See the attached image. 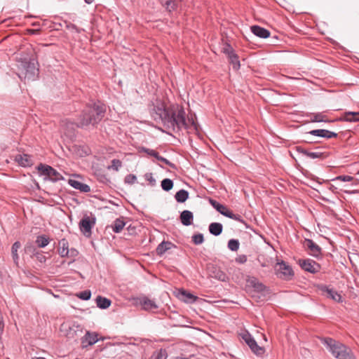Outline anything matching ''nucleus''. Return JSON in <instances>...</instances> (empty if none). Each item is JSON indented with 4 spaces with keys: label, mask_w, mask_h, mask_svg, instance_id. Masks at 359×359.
I'll return each instance as SVG.
<instances>
[{
    "label": "nucleus",
    "mask_w": 359,
    "mask_h": 359,
    "mask_svg": "<svg viewBox=\"0 0 359 359\" xmlns=\"http://www.w3.org/2000/svg\"><path fill=\"white\" fill-rule=\"evenodd\" d=\"M151 116L156 122L162 123L167 129L174 132L188 128L186 112L184 107L178 104L168 107L163 103L157 104L151 110Z\"/></svg>",
    "instance_id": "nucleus-1"
},
{
    "label": "nucleus",
    "mask_w": 359,
    "mask_h": 359,
    "mask_svg": "<svg viewBox=\"0 0 359 359\" xmlns=\"http://www.w3.org/2000/svg\"><path fill=\"white\" fill-rule=\"evenodd\" d=\"M106 113V107L101 102L97 101L87 104L78 118L76 126L85 128L89 126H97L104 118Z\"/></svg>",
    "instance_id": "nucleus-2"
},
{
    "label": "nucleus",
    "mask_w": 359,
    "mask_h": 359,
    "mask_svg": "<svg viewBox=\"0 0 359 359\" xmlns=\"http://www.w3.org/2000/svg\"><path fill=\"white\" fill-rule=\"evenodd\" d=\"M322 341L335 358L355 359V355L352 350L340 341L330 337L324 338Z\"/></svg>",
    "instance_id": "nucleus-3"
},
{
    "label": "nucleus",
    "mask_w": 359,
    "mask_h": 359,
    "mask_svg": "<svg viewBox=\"0 0 359 359\" xmlns=\"http://www.w3.org/2000/svg\"><path fill=\"white\" fill-rule=\"evenodd\" d=\"M20 72L18 76L21 80L34 81L39 75V68L35 59L25 60L21 62L20 66Z\"/></svg>",
    "instance_id": "nucleus-4"
},
{
    "label": "nucleus",
    "mask_w": 359,
    "mask_h": 359,
    "mask_svg": "<svg viewBox=\"0 0 359 359\" xmlns=\"http://www.w3.org/2000/svg\"><path fill=\"white\" fill-rule=\"evenodd\" d=\"M276 273L278 277L284 280H289L294 276L292 269L284 261L277 263L276 266Z\"/></svg>",
    "instance_id": "nucleus-5"
},
{
    "label": "nucleus",
    "mask_w": 359,
    "mask_h": 359,
    "mask_svg": "<svg viewBox=\"0 0 359 359\" xmlns=\"http://www.w3.org/2000/svg\"><path fill=\"white\" fill-rule=\"evenodd\" d=\"M38 170L41 171V175L48 177L53 182L64 180L62 175L50 165L40 164L38 166Z\"/></svg>",
    "instance_id": "nucleus-6"
},
{
    "label": "nucleus",
    "mask_w": 359,
    "mask_h": 359,
    "mask_svg": "<svg viewBox=\"0 0 359 359\" xmlns=\"http://www.w3.org/2000/svg\"><path fill=\"white\" fill-rule=\"evenodd\" d=\"M298 263L303 270L311 273H316L321 269L318 263L311 259H299Z\"/></svg>",
    "instance_id": "nucleus-7"
},
{
    "label": "nucleus",
    "mask_w": 359,
    "mask_h": 359,
    "mask_svg": "<svg viewBox=\"0 0 359 359\" xmlns=\"http://www.w3.org/2000/svg\"><path fill=\"white\" fill-rule=\"evenodd\" d=\"M318 288L319 291L321 292V294L326 297L330 298L336 302H342L341 295L333 288H330L325 285H320Z\"/></svg>",
    "instance_id": "nucleus-8"
},
{
    "label": "nucleus",
    "mask_w": 359,
    "mask_h": 359,
    "mask_svg": "<svg viewBox=\"0 0 359 359\" xmlns=\"http://www.w3.org/2000/svg\"><path fill=\"white\" fill-rule=\"evenodd\" d=\"M243 339L250 348L252 351L257 355H261L264 353V348L259 346L255 339L248 332L245 333L242 335Z\"/></svg>",
    "instance_id": "nucleus-9"
},
{
    "label": "nucleus",
    "mask_w": 359,
    "mask_h": 359,
    "mask_svg": "<svg viewBox=\"0 0 359 359\" xmlns=\"http://www.w3.org/2000/svg\"><path fill=\"white\" fill-rule=\"evenodd\" d=\"M95 224V218L90 219L88 216L83 217L79 222V228L81 231L86 237L91 236V229Z\"/></svg>",
    "instance_id": "nucleus-10"
},
{
    "label": "nucleus",
    "mask_w": 359,
    "mask_h": 359,
    "mask_svg": "<svg viewBox=\"0 0 359 359\" xmlns=\"http://www.w3.org/2000/svg\"><path fill=\"white\" fill-rule=\"evenodd\" d=\"M304 247L309 250V254L312 257L318 259L322 255L321 248L313 240L306 238L304 243Z\"/></svg>",
    "instance_id": "nucleus-11"
},
{
    "label": "nucleus",
    "mask_w": 359,
    "mask_h": 359,
    "mask_svg": "<svg viewBox=\"0 0 359 359\" xmlns=\"http://www.w3.org/2000/svg\"><path fill=\"white\" fill-rule=\"evenodd\" d=\"M297 151L299 154H302L303 155L312 158H320V159H324L327 158V154L325 152H320V151H309L308 150L304 149L302 147H297Z\"/></svg>",
    "instance_id": "nucleus-12"
},
{
    "label": "nucleus",
    "mask_w": 359,
    "mask_h": 359,
    "mask_svg": "<svg viewBox=\"0 0 359 359\" xmlns=\"http://www.w3.org/2000/svg\"><path fill=\"white\" fill-rule=\"evenodd\" d=\"M14 160L22 167H30L33 165L32 156L28 154H18L15 156Z\"/></svg>",
    "instance_id": "nucleus-13"
},
{
    "label": "nucleus",
    "mask_w": 359,
    "mask_h": 359,
    "mask_svg": "<svg viewBox=\"0 0 359 359\" xmlns=\"http://www.w3.org/2000/svg\"><path fill=\"white\" fill-rule=\"evenodd\" d=\"M308 133L314 136L325 137L327 139L337 137L338 135L337 133L325 129L312 130L309 131Z\"/></svg>",
    "instance_id": "nucleus-14"
},
{
    "label": "nucleus",
    "mask_w": 359,
    "mask_h": 359,
    "mask_svg": "<svg viewBox=\"0 0 359 359\" xmlns=\"http://www.w3.org/2000/svg\"><path fill=\"white\" fill-rule=\"evenodd\" d=\"M250 29L255 36L262 39H266L270 36V32L268 29L259 25H252Z\"/></svg>",
    "instance_id": "nucleus-15"
},
{
    "label": "nucleus",
    "mask_w": 359,
    "mask_h": 359,
    "mask_svg": "<svg viewBox=\"0 0 359 359\" xmlns=\"http://www.w3.org/2000/svg\"><path fill=\"white\" fill-rule=\"evenodd\" d=\"M69 184L73 188L78 189L84 193H87L90 191V187L88 184L81 182L79 181L75 180H69Z\"/></svg>",
    "instance_id": "nucleus-16"
},
{
    "label": "nucleus",
    "mask_w": 359,
    "mask_h": 359,
    "mask_svg": "<svg viewBox=\"0 0 359 359\" xmlns=\"http://www.w3.org/2000/svg\"><path fill=\"white\" fill-rule=\"evenodd\" d=\"M194 219L193 213L189 210H184L180 214V220L183 225L189 226Z\"/></svg>",
    "instance_id": "nucleus-17"
},
{
    "label": "nucleus",
    "mask_w": 359,
    "mask_h": 359,
    "mask_svg": "<svg viewBox=\"0 0 359 359\" xmlns=\"http://www.w3.org/2000/svg\"><path fill=\"white\" fill-rule=\"evenodd\" d=\"M58 252L62 257H69V243L65 238L59 241Z\"/></svg>",
    "instance_id": "nucleus-18"
},
{
    "label": "nucleus",
    "mask_w": 359,
    "mask_h": 359,
    "mask_svg": "<svg viewBox=\"0 0 359 359\" xmlns=\"http://www.w3.org/2000/svg\"><path fill=\"white\" fill-rule=\"evenodd\" d=\"M140 304L142 306L143 309L146 311L153 310L158 308V306L156 304V303L147 297H144L140 299Z\"/></svg>",
    "instance_id": "nucleus-19"
},
{
    "label": "nucleus",
    "mask_w": 359,
    "mask_h": 359,
    "mask_svg": "<svg viewBox=\"0 0 359 359\" xmlns=\"http://www.w3.org/2000/svg\"><path fill=\"white\" fill-rule=\"evenodd\" d=\"M247 282L257 292H264L266 289L265 285L255 277H249Z\"/></svg>",
    "instance_id": "nucleus-20"
},
{
    "label": "nucleus",
    "mask_w": 359,
    "mask_h": 359,
    "mask_svg": "<svg viewBox=\"0 0 359 359\" xmlns=\"http://www.w3.org/2000/svg\"><path fill=\"white\" fill-rule=\"evenodd\" d=\"M178 297L181 300L186 303H194L197 299L196 296L189 292H187L184 290H180Z\"/></svg>",
    "instance_id": "nucleus-21"
},
{
    "label": "nucleus",
    "mask_w": 359,
    "mask_h": 359,
    "mask_svg": "<svg viewBox=\"0 0 359 359\" xmlns=\"http://www.w3.org/2000/svg\"><path fill=\"white\" fill-rule=\"evenodd\" d=\"M98 341L97 334L95 332H86L82 339V343L86 342L88 345H93Z\"/></svg>",
    "instance_id": "nucleus-22"
},
{
    "label": "nucleus",
    "mask_w": 359,
    "mask_h": 359,
    "mask_svg": "<svg viewBox=\"0 0 359 359\" xmlns=\"http://www.w3.org/2000/svg\"><path fill=\"white\" fill-rule=\"evenodd\" d=\"M223 230V226L221 223L212 222L209 225L210 233L215 236L220 235Z\"/></svg>",
    "instance_id": "nucleus-23"
},
{
    "label": "nucleus",
    "mask_w": 359,
    "mask_h": 359,
    "mask_svg": "<svg viewBox=\"0 0 359 359\" xmlns=\"http://www.w3.org/2000/svg\"><path fill=\"white\" fill-rule=\"evenodd\" d=\"M210 276L221 281H226L227 279L226 273L217 267H212Z\"/></svg>",
    "instance_id": "nucleus-24"
},
{
    "label": "nucleus",
    "mask_w": 359,
    "mask_h": 359,
    "mask_svg": "<svg viewBox=\"0 0 359 359\" xmlns=\"http://www.w3.org/2000/svg\"><path fill=\"white\" fill-rule=\"evenodd\" d=\"M21 244L19 241L15 242L11 247V255L13 262L16 265L18 264L19 256L18 254V250L20 248Z\"/></svg>",
    "instance_id": "nucleus-25"
},
{
    "label": "nucleus",
    "mask_w": 359,
    "mask_h": 359,
    "mask_svg": "<svg viewBox=\"0 0 359 359\" xmlns=\"http://www.w3.org/2000/svg\"><path fill=\"white\" fill-rule=\"evenodd\" d=\"M111 300L106 297L98 296L96 299L97 306L102 309L109 308L111 305Z\"/></svg>",
    "instance_id": "nucleus-26"
},
{
    "label": "nucleus",
    "mask_w": 359,
    "mask_h": 359,
    "mask_svg": "<svg viewBox=\"0 0 359 359\" xmlns=\"http://www.w3.org/2000/svg\"><path fill=\"white\" fill-rule=\"evenodd\" d=\"M189 196V194L187 190L181 189L175 194V198L178 203H184L188 199Z\"/></svg>",
    "instance_id": "nucleus-27"
},
{
    "label": "nucleus",
    "mask_w": 359,
    "mask_h": 359,
    "mask_svg": "<svg viewBox=\"0 0 359 359\" xmlns=\"http://www.w3.org/2000/svg\"><path fill=\"white\" fill-rule=\"evenodd\" d=\"M126 225L125 222L122 218H117L114 222L112 225V230L115 233H120Z\"/></svg>",
    "instance_id": "nucleus-28"
},
{
    "label": "nucleus",
    "mask_w": 359,
    "mask_h": 359,
    "mask_svg": "<svg viewBox=\"0 0 359 359\" xmlns=\"http://www.w3.org/2000/svg\"><path fill=\"white\" fill-rule=\"evenodd\" d=\"M172 243L169 241H163L161 242L156 248V253L158 255H162L170 248V245Z\"/></svg>",
    "instance_id": "nucleus-29"
},
{
    "label": "nucleus",
    "mask_w": 359,
    "mask_h": 359,
    "mask_svg": "<svg viewBox=\"0 0 359 359\" xmlns=\"http://www.w3.org/2000/svg\"><path fill=\"white\" fill-rule=\"evenodd\" d=\"M35 243L39 248H45L49 244L50 239L45 235H40L36 237Z\"/></svg>",
    "instance_id": "nucleus-30"
},
{
    "label": "nucleus",
    "mask_w": 359,
    "mask_h": 359,
    "mask_svg": "<svg viewBox=\"0 0 359 359\" xmlns=\"http://www.w3.org/2000/svg\"><path fill=\"white\" fill-rule=\"evenodd\" d=\"M312 122H332V121H330L327 118V116L323 114V113H317L313 114L311 117Z\"/></svg>",
    "instance_id": "nucleus-31"
},
{
    "label": "nucleus",
    "mask_w": 359,
    "mask_h": 359,
    "mask_svg": "<svg viewBox=\"0 0 359 359\" xmlns=\"http://www.w3.org/2000/svg\"><path fill=\"white\" fill-rule=\"evenodd\" d=\"M344 120L348 122L359 121V112H346L344 114Z\"/></svg>",
    "instance_id": "nucleus-32"
},
{
    "label": "nucleus",
    "mask_w": 359,
    "mask_h": 359,
    "mask_svg": "<svg viewBox=\"0 0 359 359\" xmlns=\"http://www.w3.org/2000/svg\"><path fill=\"white\" fill-rule=\"evenodd\" d=\"M228 58L229 60V62L233 65V68L235 70H238L240 68V61L238 59V56L235 53L229 56H228Z\"/></svg>",
    "instance_id": "nucleus-33"
},
{
    "label": "nucleus",
    "mask_w": 359,
    "mask_h": 359,
    "mask_svg": "<svg viewBox=\"0 0 359 359\" xmlns=\"http://www.w3.org/2000/svg\"><path fill=\"white\" fill-rule=\"evenodd\" d=\"M161 187L165 191H169L173 187V182L170 179L166 178L162 180Z\"/></svg>",
    "instance_id": "nucleus-34"
},
{
    "label": "nucleus",
    "mask_w": 359,
    "mask_h": 359,
    "mask_svg": "<svg viewBox=\"0 0 359 359\" xmlns=\"http://www.w3.org/2000/svg\"><path fill=\"white\" fill-rule=\"evenodd\" d=\"M121 166L122 162L119 159H113L111 161V164L107 167V169L118 171Z\"/></svg>",
    "instance_id": "nucleus-35"
},
{
    "label": "nucleus",
    "mask_w": 359,
    "mask_h": 359,
    "mask_svg": "<svg viewBox=\"0 0 359 359\" xmlns=\"http://www.w3.org/2000/svg\"><path fill=\"white\" fill-rule=\"evenodd\" d=\"M164 6L166 10L170 13L175 11L177 8V5L174 0L166 1Z\"/></svg>",
    "instance_id": "nucleus-36"
},
{
    "label": "nucleus",
    "mask_w": 359,
    "mask_h": 359,
    "mask_svg": "<svg viewBox=\"0 0 359 359\" xmlns=\"http://www.w3.org/2000/svg\"><path fill=\"white\" fill-rule=\"evenodd\" d=\"M167 353L165 350H160L158 352L154 353L149 359H166Z\"/></svg>",
    "instance_id": "nucleus-37"
},
{
    "label": "nucleus",
    "mask_w": 359,
    "mask_h": 359,
    "mask_svg": "<svg viewBox=\"0 0 359 359\" xmlns=\"http://www.w3.org/2000/svg\"><path fill=\"white\" fill-rule=\"evenodd\" d=\"M240 243L236 239H231L228 242V248L231 251H237L239 248Z\"/></svg>",
    "instance_id": "nucleus-38"
},
{
    "label": "nucleus",
    "mask_w": 359,
    "mask_h": 359,
    "mask_svg": "<svg viewBox=\"0 0 359 359\" xmlns=\"http://www.w3.org/2000/svg\"><path fill=\"white\" fill-rule=\"evenodd\" d=\"M139 151L144 152L151 156L155 157L156 158H157V157H158V154H159L156 151H155L154 149H148V148H146L144 147H140L139 149Z\"/></svg>",
    "instance_id": "nucleus-39"
},
{
    "label": "nucleus",
    "mask_w": 359,
    "mask_h": 359,
    "mask_svg": "<svg viewBox=\"0 0 359 359\" xmlns=\"http://www.w3.org/2000/svg\"><path fill=\"white\" fill-rule=\"evenodd\" d=\"M192 241L195 245L202 244L204 241L203 235L201 233L194 234L191 237Z\"/></svg>",
    "instance_id": "nucleus-40"
},
{
    "label": "nucleus",
    "mask_w": 359,
    "mask_h": 359,
    "mask_svg": "<svg viewBox=\"0 0 359 359\" xmlns=\"http://www.w3.org/2000/svg\"><path fill=\"white\" fill-rule=\"evenodd\" d=\"M77 297L82 300H89L91 297V292L90 290H84L79 293Z\"/></svg>",
    "instance_id": "nucleus-41"
},
{
    "label": "nucleus",
    "mask_w": 359,
    "mask_h": 359,
    "mask_svg": "<svg viewBox=\"0 0 359 359\" xmlns=\"http://www.w3.org/2000/svg\"><path fill=\"white\" fill-rule=\"evenodd\" d=\"M229 218H231L233 220H236L237 222H239L243 224H245V220L243 219V217L240 215L234 214L232 211L230 212L228 217Z\"/></svg>",
    "instance_id": "nucleus-42"
},
{
    "label": "nucleus",
    "mask_w": 359,
    "mask_h": 359,
    "mask_svg": "<svg viewBox=\"0 0 359 359\" xmlns=\"http://www.w3.org/2000/svg\"><path fill=\"white\" fill-rule=\"evenodd\" d=\"M353 180V177L350 175H339L333 179V181H341V182H351Z\"/></svg>",
    "instance_id": "nucleus-43"
},
{
    "label": "nucleus",
    "mask_w": 359,
    "mask_h": 359,
    "mask_svg": "<svg viewBox=\"0 0 359 359\" xmlns=\"http://www.w3.org/2000/svg\"><path fill=\"white\" fill-rule=\"evenodd\" d=\"M217 211H218L220 214L226 217H228L229 214L231 212V210L226 206L222 204H220Z\"/></svg>",
    "instance_id": "nucleus-44"
},
{
    "label": "nucleus",
    "mask_w": 359,
    "mask_h": 359,
    "mask_svg": "<svg viewBox=\"0 0 359 359\" xmlns=\"http://www.w3.org/2000/svg\"><path fill=\"white\" fill-rule=\"evenodd\" d=\"M222 52L225 53L227 56H229L233 53H235L233 48L231 46L230 44L226 43L224 46L222 48Z\"/></svg>",
    "instance_id": "nucleus-45"
},
{
    "label": "nucleus",
    "mask_w": 359,
    "mask_h": 359,
    "mask_svg": "<svg viewBox=\"0 0 359 359\" xmlns=\"http://www.w3.org/2000/svg\"><path fill=\"white\" fill-rule=\"evenodd\" d=\"M66 27L68 29L74 31L76 33H81V32L84 31L83 29L79 28L76 25L71 22L68 23Z\"/></svg>",
    "instance_id": "nucleus-46"
},
{
    "label": "nucleus",
    "mask_w": 359,
    "mask_h": 359,
    "mask_svg": "<svg viewBox=\"0 0 359 359\" xmlns=\"http://www.w3.org/2000/svg\"><path fill=\"white\" fill-rule=\"evenodd\" d=\"M137 180V177L135 175L129 174L125 177V182L128 184H133Z\"/></svg>",
    "instance_id": "nucleus-47"
},
{
    "label": "nucleus",
    "mask_w": 359,
    "mask_h": 359,
    "mask_svg": "<svg viewBox=\"0 0 359 359\" xmlns=\"http://www.w3.org/2000/svg\"><path fill=\"white\" fill-rule=\"evenodd\" d=\"M247 256L245 255H240L236 258V262L238 264H244L247 262Z\"/></svg>",
    "instance_id": "nucleus-48"
},
{
    "label": "nucleus",
    "mask_w": 359,
    "mask_h": 359,
    "mask_svg": "<svg viewBox=\"0 0 359 359\" xmlns=\"http://www.w3.org/2000/svg\"><path fill=\"white\" fill-rule=\"evenodd\" d=\"M156 159H158V161H161V162L164 163L165 164H166V165H169V166H170V167H171V168H173V167H174V164H173V163H172L171 162H170V161H168L167 158H164V157H163V156H160L159 154H158V157H157V158H156Z\"/></svg>",
    "instance_id": "nucleus-49"
},
{
    "label": "nucleus",
    "mask_w": 359,
    "mask_h": 359,
    "mask_svg": "<svg viewBox=\"0 0 359 359\" xmlns=\"http://www.w3.org/2000/svg\"><path fill=\"white\" fill-rule=\"evenodd\" d=\"M209 203L216 210H217V209L219 208V206L221 204L219 202H217V201L212 199V198L209 199Z\"/></svg>",
    "instance_id": "nucleus-50"
},
{
    "label": "nucleus",
    "mask_w": 359,
    "mask_h": 359,
    "mask_svg": "<svg viewBox=\"0 0 359 359\" xmlns=\"http://www.w3.org/2000/svg\"><path fill=\"white\" fill-rule=\"evenodd\" d=\"M209 203L216 210H217V209L219 208V206L221 204L219 202H217V201L212 199V198L209 199Z\"/></svg>",
    "instance_id": "nucleus-51"
},
{
    "label": "nucleus",
    "mask_w": 359,
    "mask_h": 359,
    "mask_svg": "<svg viewBox=\"0 0 359 359\" xmlns=\"http://www.w3.org/2000/svg\"><path fill=\"white\" fill-rule=\"evenodd\" d=\"M145 177H146V180H148V181H149V182H150V183H151L152 185H154V184H155L156 180H155V179L153 177V176H152V174H151V173H147V174L145 175Z\"/></svg>",
    "instance_id": "nucleus-52"
},
{
    "label": "nucleus",
    "mask_w": 359,
    "mask_h": 359,
    "mask_svg": "<svg viewBox=\"0 0 359 359\" xmlns=\"http://www.w3.org/2000/svg\"><path fill=\"white\" fill-rule=\"evenodd\" d=\"M78 251L75 249H71L69 250V257H75L78 255Z\"/></svg>",
    "instance_id": "nucleus-53"
},
{
    "label": "nucleus",
    "mask_w": 359,
    "mask_h": 359,
    "mask_svg": "<svg viewBox=\"0 0 359 359\" xmlns=\"http://www.w3.org/2000/svg\"><path fill=\"white\" fill-rule=\"evenodd\" d=\"M36 257L41 262L46 260V257L40 253H36Z\"/></svg>",
    "instance_id": "nucleus-54"
},
{
    "label": "nucleus",
    "mask_w": 359,
    "mask_h": 359,
    "mask_svg": "<svg viewBox=\"0 0 359 359\" xmlns=\"http://www.w3.org/2000/svg\"><path fill=\"white\" fill-rule=\"evenodd\" d=\"M85 2L88 4H92L95 0H84Z\"/></svg>",
    "instance_id": "nucleus-55"
},
{
    "label": "nucleus",
    "mask_w": 359,
    "mask_h": 359,
    "mask_svg": "<svg viewBox=\"0 0 359 359\" xmlns=\"http://www.w3.org/2000/svg\"><path fill=\"white\" fill-rule=\"evenodd\" d=\"M34 359H46L45 358H43V357H39V358H36Z\"/></svg>",
    "instance_id": "nucleus-56"
},
{
    "label": "nucleus",
    "mask_w": 359,
    "mask_h": 359,
    "mask_svg": "<svg viewBox=\"0 0 359 359\" xmlns=\"http://www.w3.org/2000/svg\"><path fill=\"white\" fill-rule=\"evenodd\" d=\"M262 267H265V266H266V264L263 263V264H262Z\"/></svg>",
    "instance_id": "nucleus-57"
}]
</instances>
